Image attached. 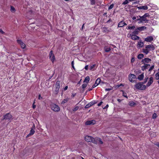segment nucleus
Segmentation results:
<instances>
[{
	"mask_svg": "<svg viewBox=\"0 0 159 159\" xmlns=\"http://www.w3.org/2000/svg\"><path fill=\"white\" fill-rule=\"evenodd\" d=\"M42 98H43L42 97H41V95L40 94H39V96L38 99L39 100H41L42 99Z\"/></svg>",
	"mask_w": 159,
	"mask_h": 159,
	"instance_id": "52",
	"label": "nucleus"
},
{
	"mask_svg": "<svg viewBox=\"0 0 159 159\" xmlns=\"http://www.w3.org/2000/svg\"><path fill=\"white\" fill-rule=\"evenodd\" d=\"M139 29L138 27L135 29V30L133 32V34H139V32H140Z\"/></svg>",
	"mask_w": 159,
	"mask_h": 159,
	"instance_id": "21",
	"label": "nucleus"
},
{
	"mask_svg": "<svg viewBox=\"0 0 159 159\" xmlns=\"http://www.w3.org/2000/svg\"><path fill=\"white\" fill-rule=\"evenodd\" d=\"M137 57L139 59H141L144 57V55L142 53L139 54L138 55Z\"/></svg>",
	"mask_w": 159,
	"mask_h": 159,
	"instance_id": "26",
	"label": "nucleus"
},
{
	"mask_svg": "<svg viewBox=\"0 0 159 159\" xmlns=\"http://www.w3.org/2000/svg\"><path fill=\"white\" fill-rule=\"evenodd\" d=\"M95 123V121L94 120H92L87 121L85 124L86 125H93Z\"/></svg>",
	"mask_w": 159,
	"mask_h": 159,
	"instance_id": "10",
	"label": "nucleus"
},
{
	"mask_svg": "<svg viewBox=\"0 0 159 159\" xmlns=\"http://www.w3.org/2000/svg\"><path fill=\"white\" fill-rule=\"evenodd\" d=\"M114 6V4H111L108 7V9L110 10Z\"/></svg>",
	"mask_w": 159,
	"mask_h": 159,
	"instance_id": "44",
	"label": "nucleus"
},
{
	"mask_svg": "<svg viewBox=\"0 0 159 159\" xmlns=\"http://www.w3.org/2000/svg\"><path fill=\"white\" fill-rule=\"evenodd\" d=\"M68 89V86H66L65 87V88L64 89V90H66Z\"/></svg>",
	"mask_w": 159,
	"mask_h": 159,
	"instance_id": "61",
	"label": "nucleus"
},
{
	"mask_svg": "<svg viewBox=\"0 0 159 159\" xmlns=\"http://www.w3.org/2000/svg\"><path fill=\"white\" fill-rule=\"evenodd\" d=\"M93 88V87H92V88H89V89H88V90L87 91V92L88 91H90L92 90Z\"/></svg>",
	"mask_w": 159,
	"mask_h": 159,
	"instance_id": "59",
	"label": "nucleus"
},
{
	"mask_svg": "<svg viewBox=\"0 0 159 159\" xmlns=\"http://www.w3.org/2000/svg\"><path fill=\"white\" fill-rule=\"evenodd\" d=\"M128 2H129L127 0H125V1L124 2H123L122 4L123 5H125V4H128Z\"/></svg>",
	"mask_w": 159,
	"mask_h": 159,
	"instance_id": "43",
	"label": "nucleus"
},
{
	"mask_svg": "<svg viewBox=\"0 0 159 159\" xmlns=\"http://www.w3.org/2000/svg\"><path fill=\"white\" fill-rule=\"evenodd\" d=\"M91 107L89 104H88L86 105L85 107V108H88L89 107Z\"/></svg>",
	"mask_w": 159,
	"mask_h": 159,
	"instance_id": "48",
	"label": "nucleus"
},
{
	"mask_svg": "<svg viewBox=\"0 0 159 159\" xmlns=\"http://www.w3.org/2000/svg\"><path fill=\"white\" fill-rule=\"evenodd\" d=\"M155 79L156 80H159V72H157V73L155 75Z\"/></svg>",
	"mask_w": 159,
	"mask_h": 159,
	"instance_id": "32",
	"label": "nucleus"
},
{
	"mask_svg": "<svg viewBox=\"0 0 159 159\" xmlns=\"http://www.w3.org/2000/svg\"><path fill=\"white\" fill-rule=\"evenodd\" d=\"M17 41L18 43L20 45L22 49H24L25 48L26 45L22 42L21 40L18 39L17 40Z\"/></svg>",
	"mask_w": 159,
	"mask_h": 159,
	"instance_id": "7",
	"label": "nucleus"
},
{
	"mask_svg": "<svg viewBox=\"0 0 159 159\" xmlns=\"http://www.w3.org/2000/svg\"><path fill=\"white\" fill-rule=\"evenodd\" d=\"M150 66V65L148 64H144V65L141 67V69L144 71L145 70L148 69V66Z\"/></svg>",
	"mask_w": 159,
	"mask_h": 159,
	"instance_id": "18",
	"label": "nucleus"
},
{
	"mask_svg": "<svg viewBox=\"0 0 159 159\" xmlns=\"http://www.w3.org/2000/svg\"><path fill=\"white\" fill-rule=\"evenodd\" d=\"M127 25V24L123 20L120 21L118 24V27H122L125 25Z\"/></svg>",
	"mask_w": 159,
	"mask_h": 159,
	"instance_id": "11",
	"label": "nucleus"
},
{
	"mask_svg": "<svg viewBox=\"0 0 159 159\" xmlns=\"http://www.w3.org/2000/svg\"><path fill=\"white\" fill-rule=\"evenodd\" d=\"M49 57L50 59L52 61V63H53L54 61L55 60V57L54 55L52 53V51H51L49 53Z\"/></svg>",
	"mask_w": 159,
	"mask_h": 159,
	"instance_id": "8",
	"label": "nucleus"
},
{
	"mask_svg": "<svg viewBox=\"0 0 159 159\" xmlns=\"http://www.w3.org/2000/svg\"><path fill=\"white\" fill-rule=\"evenodd\" d=\"M11 12H15L16 10H15V8L12 6H11Z\"/></svg>",
	"mask_w": 159,
	"mask_h": 159,
	"instance_id": "35",
	"label": "nucleus"
},
{
	"mask_svg": "<svg viewBox=\"0 0 159 159\" xmlns=\"http://www.w3.org/2000/svg\"><path fill=\"white\" fill-rule=\"evenodd\" d=\"M0 33L2 34H5V33L1 29H0Z\"/></svg>",
	"mask_w": 159,
	"mask_h": 159,
	"instance_id": "49",
	"label": "nucleus"
},
{
	"mask_svg": "<svg viewBox=\"0 0 159 159\" xmlns=\"http://www.w3.org/2000/svg\"><path fill=\"white\" fill-rule=\"evenodd\" d=\"M153 78L152 77H151L149 79V80L147 83L146 86L148 87L150 86L153 82Z\"/></svg>",
	"mask_w": 159,
	"mask_h": 159,
	"instance_id": "14",
	"label": "nucleus"
},
{
	"mask_svg": "<svg viewBox=\"0 0 159 159\" xmlns=\"http://www.w3.org/2000/svg\"><path fill=\"white\" fill-rule=\"evenodd\" d=\"M108 107V104H107L105 107L104 108H103V109H106Z\"/></svg>",
	"mask_w": 159,
	"mask_h": 159,
	"instance_id": "58",
	"label": "nucleus"
},
{
	"mask_svg": "<svg viewBox=\"0 0 159 159\" xmlns=\"http://www.w3.org/2000/svg\"><path fill=\"white\" fill-rule=\"evenodd\" d=\"M153 40V38L152 36H148L147 38H145L144 39L145 41L149 42L152 41Z\"/></svg>",
	"mask_w": 159,
	"mask_h": 159,
	"instance_id": "13",
	"label": "nucleus"
},
{
	"mask_svg": "<svg viewBox=\"0 0 159 159\" xmlns=\"http://www.w3.org/2000/svg\"><path fill=\"white\" fill-rule=\"evenodd\" d=\"M144 45V43L143 42H138L137 46L139 47H142Z\"/></svg>",
	"mask_w": 159,
	"mask_h": 159,
	"instance_id": "23",
	"label": "nucleus"
},
{
	"mask_svg": "<svg viewBox=\"0 0 159 159\" xmlns=\"http://www.w3.org/2000/svg\"><path fill=\"white\" fill-rule=\"evenodd\" d=\"M84 24H83V25H82V28H81L82 30L83 29V28H84Z\"/></svg>",
	"mask_w": 159,
	"mask_h": 159,
	"instance_id": "62",
	"label": "nucleus"
},
{
	"mask_svg": "<svg viewBox=\"0 0 159 159\" xmlns=\"http://www.w3.org/2000/svg\"><path fill=\"white\" fill-rule=\"evenodd\" d=\"M151 61V60L148 58H145L144 59H142V60L141 62L142 63H143L144 64H145V63H148L150 62Z\"/></svg>",
	"mask_w": 159,
	"mask_h": 159,
	"instance_id": "9",
	"label": "nucleus"
},
{
	"mask_svg": "<svg viewBox=\"0 0 159 159\" xmlns=\"http://www.w3.org/2000/svg\"><path fill=\"white\" fill-rule=\"evenodd\" d=\"M35 103V102L34 101L32 107L34 109L36 107V105L34 104Z\"/></svg>",
	"mask_w": 159,
	"mask_h": 159,
	"instance_id": "51",
	"label": "nucleus"
},
{
	"mask_svg": "<svg viewBox=\"0 0 159 159\" xmlns=\"http://www.w3.org/2000/svg\"><path fill=\"white\" fill-rule=\"evenodd\" d=\"M148 79V77H146V78L144 79V82H142L143 83V84H144L147 81Z\"/></svg>",
	"mask_w": 159,
	"mask_h": 159,
	"instance_id": "39",
	"label": "nucleus"
},
{
	"mask_svg": "<svg viewBox=\"0 0 159 159\" xmlns=\"http://www.w3.org/2000/svg\"><path fill=\"white\" fill-rule=\"evenodd\" d=\"M12 116L10 113H7L3 116V118L2 120H8L10 122L11 121V120L12 119Z\"/></svg>",
	"mask_w": 159,
	"mask_h": 159,
	"instance_id": "6",
	"label": "nucleus"
},
{
	"mask_svg": "<svg viewBox=\"0 0 159 159\" xmlns=\"http://www.w3.org/2000/svg\"><path fill=\"white\" fill-rule=\"evenodd\" d=\"M155 49V47L152 44L147 45L145 46V48L142 50L143 52L146 54H147L151 50H153Z\"/></svg>",
	"mask_w": 159,
	"mask_h": 159,
	"instance_id": "1",
	"label": "nucleus"
},
{
	"mask_svg": "<svg viewBox=\"0 0 159 159\" xmlns=\"http://www.w3.org/2000/svg\"><path fill=\"white\" fill-rule=\"evenodd\" d=\"M139 18L138 17V16H137V19L135 21H139L138 23L139 24L142 23V22H141V20H142L141 16H139Z\"/></svg>",
	"mask_w": 159,
	"mask_h": 159,
	"instance_id": "31",
	"label": "nucleus"
},
{
	"mask_svg": "<svg viewBox=\"0 0 159 159\" xmlns=\"http://www.w3.org/2000/svg\"><path fill=\"white\" fill-rule=\"evenodd\" d=\"M85 139L86 141L88 142H92L95 144L97 143L95 141L94 139L91 136L88 135L86 136L85 137Z\"/></svg>",
	"mask_w": 159,
	"mask_h": 159,
	"instance_id": "4",
	"label": "nucleus"
},
{
	"mask_svg": "<svg viewBox=\"0 0 159 159\" xmlns=\"http://www.w3.org/2000/svg\"><path fill=\"white\" fill-rule=\"evenodd\" d=\"M88 65H86L85 66V67H84V69L86 70H88Z\"/></svg>",
	"mask_w": 159,
	"mask_h": 159,
	"instance_id": "57",
	"label": "nucleus"
},
{
	"mask_svg": "<svg viewBox=\"0 0 159 159\" xmlns=\"http://www.w3.org/2000/svg\"><path fill=\"white\" fill-rule=\"evenodd\" d=\"M135 28V27L134 25L132 26H129L126 27V29H128V30H134Z\"/></svg>",
	"mask_w": 159,
	"mask_h": 159,
	"instance_id": "28",
	"label": "nucleus"
},
{
	"mask_svg": "<svg viewBox=\"0 0 159 159\" xmlns=\"http://www.w3.org/2000/svg\"><path fill=\"white\" fill-rule=\"evenodd\" d=\"M134 61V57H132L131 59V62H133Z\"/></svg>",
	"mask_w": 159,
	"mask_h": 159,
	"instance_id": "53",
	"label": "nucleus"
},
{
	"mask_svg": "<svg viewBox=\"0 0 159 159\" xmlns=\"http://www.w3.org/2000/svg\"><path fill=\"white\" fill-rule=\"evenodd\" d=\"M136 78V76L135 75L133 74H130L129 75V81L131 82H133L132 80V79H135Z\"/></svg>",
	"mask_w": 159,
	"mask_h": 159,
	"instance_id": "12",
	"label": "nucleus"
},
{
	"mask_svg": "<svg viewBox=\"0 0 159 159\" xmlns=\"http://www.w3.org/2000/svg\"><path fill=\"white\" fill-rule=\"evenodd\" d=\"M90 78L89 76H86L84 79V82H86L88 83L89 81Z\"/></svg>",
	"mask_w": 159,
	"mask_h": 159,
	"instance_id": "25",
	"label": "nucleus"
},
{
	"mask_svg": "<svg viewBox=\"0 0 159 159\" xmlns=\"http://www.w3.org/2000/svg\"><path fill=\"white\" fill-rule=\"evenodd\" d=\"M98 141H99V142L101 144H102L103 143L102 142V141L101 140V139L99 138L98 139Z\"/></svg>",
	"mask_w": 159,
	"mask_h": 159,
	"instance_id": "45",
	"label": "nucleus"
},
{
	"mask_svg": "<svg viewBox=\"0 0 159 159\" xmlns=\"http://www.w3.org/2000/svg\"><path fill=\"white\" fill-rule=\"evenodd\" d=\"M143 18H147V17H148L150 16V15H149L148 13H145L143 16Z\"/></svg>",
	"mask_w": 159,
	"mask_h": 159,
	"instance_id": "36",
	"label": "nucleus"
},
{
	"mask_svg": "<svg viewBox=\"0 0 159 159\" xmlns=\"http://www.w3.org/2000/svg\"><path fill=\"white\" fill-rule=\"evenodd\" d=\"M90 2V4L92 5H94L96 3L95 0H89Z\"/></svg>",
	"mask_w": 159,
	"mask_h": 159,
	"instance_id": "33",
	"label": "nucleus"
},
{
	"mask_svg": "<svg viewBox=\"0 0 159 159\" xmlns=\"http://www.w3.org/2000/svg\"><path fill=\"white\" fill-rule=\"evenodd\" d=\"M34 132H35L34 130L33 129H31L30 131V133H29V134H28L27 135V137H29L30 136L33 135L34 134Z\"/></svg>",
	"mask_w": 159,
	"mask_h": 159,
	"instance_id": "22",
	"label": "nucleus"
},
{
	"mask_svg": "<svg viewBox=\"0 0 159 159\" xmlns=\"http://www.w3.org/2000/svg\"><path fill=\"white\" fill-rule=\"evenodd\" d=\"M136 35L133 34L131 35V38L133 40H136L139 39V37Z\"/></svg>",
	"mask_w": 159,
	"mask_h": 159,
	"instance_id": "17",
	"label": "nucleus"
},
{
	"mask_svg": "<svg viewBox=\"0 0 159 159\" xmlns=\"http://www.w3.org/2000/svg\"><path fill=\"white\" fill-rule=\"evenodd\" d=\"M137 18V17L135 16H133V17H132V19L133 20H136Z\"/></svg>",
	"mask_w": 159,
	"mask_h": 159,
	"instance_id": "60",
	"label": "nucleus"
},
{
	"mask_svg": "<svg viewBox=\"0 0 159 159\" xmlns=\"http://www.w3.org/2000/svg\"><path fill=\"white\" fill-rule=\"evenodd\" d=\"M122 95L126 98H128L126 93L124 92H123Z\"/></svg>",
	"mask_w": 159,
	"mask_h": 159,
	"instance_id": "41",
	"label": "nucleus"
},
{
	"mask_svg": "<svg viewBox=\"0 0 159 159\" xmlns=\"http://www.w3.org/2000/svg\"><path fill=\"white\" fill-rule=\"evenodd\" d=\"M60 82L59 81H57L56 82L55 88L54 93L55 95H57L58 93L60 87Z\"/></svg>",
	"mask_w": 159,
	"mask_h": 159,
	"instance_id": "3",
	"label": "nucleus"
},
{
	"mask_svg": "<svg viewBox=\"0 0 159 159\" xmlns=\"http://www.w3.org/2000/svg\"><path fill=\"white\" fill-rule=\"evenodd\" d=\"M78 108H79L78 107H75L74 108V110H73V111H77V110H78Z\"/></svg>",
	"mask_w": 159,
	"mask_h": 159,
	"instance_id": "50",
	"label": "nucleus"
},
{
	"mask_svg": "<svg viewBox=\"0 0 159 159\" xmlns=\"http://www.w3.org/2000/svg\"><path fill=\"white\" fill-rule=\"evenodd\" d=\"M138 8L139 10L143 9L144 10H147L148 8V7L146 6H142L139 7Z\"/></svg>",
	"mask_w": 159,
	"mask_h": 159,
	"instance_id": "20",
	"label": "nucleus"
},
{
	"mask_svg": "<svg viewBox=\"0 0 159 159\" xmlns=\"http://www.w3.org/2000/svg\"><path fill=\"white\" fill-rule=\"evenodd\" d=\"M154 68V65L152 66L148 70L149 71H151Z\"/></svg>",
	"mask_w": 159,
	"mask_h": 159,
	"instance_id": "42",
	"label": "nucleus"
},
{
	"mask_svg": "<svg viewBox=\"0 0 159 159\" xmlns=\"http://www.w3.org/2000/svg\"><path fill=\"white\" fill-rule=\"evenodd\" d=\"M143 84L142 82H139L136 83L135 86L137 89L144 90L146 89V86L143 85Z\"/></svg>",
	"mask_w": 159,
	"mask_h": 159,
	"instance_id": "2",
	"label": "nucleus"
},
{
	"mask_svg": "<svg viewBox=\"0 0 159 159\" xmlns=\"http://www.w3.org/2000/svg\"><path fill=\"white\" fill-rule=\"evenodd\" d=\"M71 66H72V67L74 69H75V67H74V61H72L71 62Z\"/></svg>",
	"mask_w": 159,
	"mask_h": 159,
	"instance_id": "47",
	"label": "nucleus"
},
{
	"mask_svg": "<svg viewBox=\"0 0 159 159\" xmlns=\"http://www.w3.org/2000/svg\"><path fill=\"white\" fill-rule=\"evenodd\" d=\"M105 91H110L111 90V89H105Z\"/></svg>",
	"mask_w": 159,
	"mask_h": 159,
	"instance_id": "56",
	"label": "nucleus"
},
{
	"mask_svg": "<svg viewBox=\"0 0 159 159\" xmlns=\"http://www.w3.org/2000/svg\"><path fill=\"white\" fill-rule=\"evenodd\" d=\"M101 81V79L99 78H98L95 82V83L93 85V88H94L96 86H97L100 83Z\"/></svg>",
	"mask_w": 159,
	"mask_h": 159,
	"instance_id": "15",
	"label": "nucleus"
},
{
	"mask_svg": "<svg viewBox=\"0 0 159 159\" xmlns=\"http://www.w3.org/2000/svg\"><path fill=\"white\" fill-rule=\"evenodd\" d=\"M95 103H96V102H95L92 101L90 102L89 104L90 106H91L93 105V104H95Z\"/></svg>",
	"mask_w": 159,
	"mask_h": 159,
	"instance_id": "38",
	"label": "nucleus"
},
{
	"mask_svg": "<svg viewBox=\"0 0 159 159\" xmlns=\"http://www.w3.org/2000/svg\"><path fill=\"white\" fill-rule=\"evenodd\" d=\"M138 28L139 29V30L140 31H143L144 30L146 29H147L146 27L145 26H142L141 27H139Z\"/></svg>",
	"mask_w": 159,
	"mask_h": 159,
	"instance_id": "24",
	"label": "nucleus"
},
{
	"mask_svg": "<svg viewBox=\"0 0 159 159\" xmlns=\"http://www.w3.org/2000/svg\"><path fill=\"white\" fill-rule=\"evenodd\" d=\"M104 49L105 51L107 52H109L111 50V48L110 47L108 46H106L104 47Z\"/></svg>",
	"mask_w": 159,
	"mask_h": 159,
	"instance_id": "27",
	"label": "nucleus"
},
{
	"mask_svg": "<svg viewBox=\"0 0 159 159\" xmlns=\"http://www.w3.org/2000/svg\"><path fill=\"white\" fill-rule=\"evenodd\" d=\"M102 30L103 32H108L110 31L108 29V28L105 27H103L102 28Z\"/></svg>",
	"mask_w": 159,
	"mask_h": 159,
	"instance_id": "29",
	"label": "nucleus"
},
{
	"mask_svg": "<svg viewBox=\"0 0 159 159\" xmlns=\"http://www.w3.org/2000/svg\"><path fill=\"white\" fill-rule=\"evenodd\" d=\"M87 84H84L82 85V88L83 90H82V92H83L84 91V89L87 87Z\"/></svg>",
	"mask_w": 159,
	"mask_h": 159,
	"instance_id": "30",
	"label": "nucleus"
},
{
	"mask_svg": "<svg viewBox=\"0 0 159 159\" xmlns=\"http://www.w3.org/2000/svg\"><path fill=\"white\" fill-rule=\"evenodd\" d=\"M68 101V99H64L62 102H61L62 104H64L65 103H66V102H67Z\"/></svg>",
	"mask_w": 159,
	"mask_h": 159,
	"instance_id": "37",
	"label": "nucleus"
},
{
	"mask_svg": "<svg viewBox=\"0 0 159 159\" xmlns=\"http://www.w3.org/2000/svg\"><path fill=\"white\" fill-rule=\"evenodd\" d=\"M157 117V114L156 113H154L152 116V118L153 119H155Z\"/></svg>",
	"mask_w": 159,
	"mask_h": 159,
	"instance_id": "46",
	"label": "nucleus"
},
{
	"mask_svg": "<svg viewBox=\"0 0 159 159\" xmlns=\"http://www.w3.org/2000/svg\"><path fill=\"white\" fill-rule=\"evenodd\" d=\"M31 129H34V130L35 129V125L34 124H33V126L31 128Z\"/></svg>",
	"mask_w": 159,
	"mask_h": 159,
	"instance_id": "54",
	"label": "nucleus"
},
{
	"mask_svg": "<svg viewBox=\"0 0 159 159\" xmlns=\"http://www.w3.org/2000/svg\"><path fill=\"white\" fill-rule=\"evenodd\" d=\"M135 104V103L134 102L131 101L129 102V104L130 106L133 107Z\"/></svg>",
	"mask_w": 159,
	"mask_h": 159,
	"instance_id": "34",
	"label": "nucleus"
},
{
	"mask_svg": "<svg viewBox=\"0 0 159 159\" xmlns=\"http://www.w3.org/2000/svg\"><path fill=\"white\" fill-rule=\"evenodd\" d=\"M144 77V73H143L141 74L140 75H139L138 76V79L139 80L141 81L143 79Z\"/></svg>",
	"mask_w": 159,
	"mask_h": 159,
	"instance_id": "19",
	"label": "nucleus"
},
{
	"mask_svg": "<svg viewBox=\"0 0 159 159\" xmlns=\"http://www.w3.org/2000/svg\"><path fill=\"white\" fill-rule=\"evenodd\" d=\"M142 20H141V22L142 23H148V22L149 20H147L146 18H143V16H141Z\"/></svg>",
	"mask_w": 159,
	"mask_h": 159,
	"instance_id": "16",
	"label": "nucleus"
},
{
	"mask_svg": "<svg viewBox=\"0 0 159 159\" xmlns=\"http://www.w3.org/2000/svg\"><path fill=\"white\" fill-rule=\"evenodd\" d=\"M139 2V1H137L136 2L134 3H138V2Z\"/></svg>",
	"mask_w": 159,
	"mask_h": 159,
	"instance_id": "64",
	"label": "nucleus"
},
{
	"mask_svg": "<svg viewBox=\"0 0 159 159\" xmlns=\"http://www.w3.org/2000/svg\"><path fill=\"white\" fill-rule=\"evenodd\" d=\"M50 107L51 109L55 112H58L60 110V108L58 106L54 103H52L50 105Z\"/></svg>",
	"mask_w": 159,
	"mask_h": 159,
	"instance_id": "5",
	"label": "nucleus"
},
{
	"mask_svg": "<svg viewBox=\"0 0 159 159\" xmlns=\"http://www.w3.org/2000/svg\"><path fill=\"white\" fill-rule=\"evenodd\" d=\"M102 103V102H99V103L98 104V106H101Z\"/></svg>",
	"mask_w": 159,
	"mask_h": 159,
	"instance_id": "55",
	"label": "nucleus"
},
{
	"mask_svg": "<svg viewBox=\"0 0 159 159\" xmlns=\"http://www.w3.org/2000/svg\"><path fill=\"white\" fill-rule=\"evenodd\" d=\"M156 146H157L159 147V143H157L156 144Z\"/></svg>",
	"mask_w": 159,
	"mask_h": 159,
	"instance_id": "63",
	"label": "nucleus"
},
{
	"mask_svg": "<svg viewBox=\"0 0 159 159\" xmlns=\"http://www.w3.org/2000/svg\"><path fill=\"white\" fill-rule=\"evenodd\" d=\"M95 66V64H94V65H93L91 66H90V70H92L94 68V67Z\"/></svg>",
	"mask_w": 159,
	"mask_h": 159,
	"instance_id": "40",
	"label": "nucleus"
}]
</instances>
